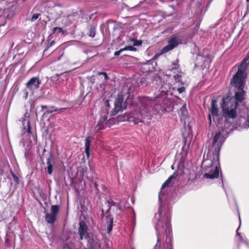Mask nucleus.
Wrapping results in <instances>:
<instances>
[{"instance_id":"ddd939ff","label":"nucleus","mask_w":249,"mask_h":249,"mask_svg":"<svg viewBox=\"0 0 249 249\" xmlns=\"http://www.w3.org/2000/svg\"><path fill=\"white\" fill-rule=\"evenodd\" d=\"M107 117L105 116L102 117L101 118L100 121L94 128L95 131H98L100 130L104 129L105 127L107 126Z\"/></svg>"},{"instance_id":"473e14b6","label":"nucleus","mask_w":249,"mask_h":249,"mask_svg":"<svg viewBox=\"0 0 249 249\" xmlns=\"http://www.w3.org/2000/svg\"><path fill=\"white\" fill-rule=\"evenodd\" d=\"M142 119H138L137 120H136L134 122H135V123L136 124H138L139 122H142Z\"/></svg>"},{"instance_id":"393cba45","label":"nucleus","mask_w":249,"mask_h":249,"mask_svg":"<svg viewBox=\"0 0 249 249\" xmlns=\"http://www.w3.org/2000/svg\"><path fill=\"white\" fill-rule=\"evenodd\" d=\"M39 16H40V14H34L33 16H32V18L31 19V21L32 22L35 21L36 20L38 19Z\"/></svg>"},{"instance_id":"ea45409f","label":"nucleus","mask_w":249,"mask_h":249,"mask_svg":"<svg viewBox=\"0 0 249 249\" xmlns=\"http://www.w3.org/2000/svg\"><path fill=\"white\" fill-rule=\"evenodd\" d=\"M171 168H172V169H174V166H173V165H172V166H171Z\"/></svg>"},{"instance_id":"f704fd0d","label":"nucleus","mask_w":249,"mask_h":249,"mask_svg":"<svg viewBox=\"0 0 249 249\" xmlns=\"http://www.w3.org/2000/svg\"><path fill=\"white\" fill-rule=\"evenodd\" d=\"M106 106H109V101L108 100H107L106 102Z\"/></svg>"},{"instance_id":"4c0bfd02","label":"nucleus","mask_w":249,"mask_h":249,"mask_svg":"<svg viewBox=\"0 0 249 249\" xmlns=\"http://www.w3.org/2000/svg\"><path fill=\"white\" fill-rule=\"evenodd\" d=\"M28 92H26V93H25V97H26V98H27V96H28Z\"/></svg>"},{"instance_id":"423d86ee","label":"nucleus","mask_w":249,"mask_h":249,"mask_svg":"<svg viewBox=\"0 0 249 249\" xmlns=\"http://www.w3.org/2000/svg\"><path fill=\"white\" fill-rule=\"evenodd\" d=\"M126 106L125 102H124V95L122 93L119 94L114 102V108L112 115H115L122 109H125Z\"/></svg>"},{"instance_id":"f8f14e48","label":"nucleus","mask_w":249,"mask_h":249,"mask_svg":"<svg viewBox=\"0 0 249 249\" xmlns=\"http://www.w3.org/2000/svg\"><path fill=\"white\" fill-rule=\"evenodd\" d=\"M78 233L81 240L86 238L88 237L87 226L84 222H81L79 224Z\"/></svg>"},{"instance_id":"2eb2a0df","label":"nucleus","mask_w":249,"mask_h":249,"mask_svg":"<svg viewBox=\"0 0 249 249\" xmlns=\"http://www.w3.org/2000/svg\"><path fill=\"white\" fill-rule=\"evenodd\" d=\"M43 110H45V113H52L54 111H57L58 109L55 107L54 106H41Z\"/></svg>"},{"instance_id":"20e7f679","label":"nucleus","mask_w":249,"mask_h":249,"mask_svg":"<svg viewBox=\"0 0 249 249\" xmlns=\"http://www.w3.org/2000/svg\"><path fill=\"white\" fill-rule=\"evenodd\" d=\"M166 98V91L162 90L161 93L159 95L158 94L154 97V99L149 98L147 97H142L140 99V102L142 105V107L140 108L141 115L142 118H144L146 116V114L149 112L150 106L152 104V101L156 99H159L158 101L160 103V100H161L164 103H160V106H163L165 104V99Z\"/></svg>"},{"instance_id":"cd10ccee","label":"nucleus","mask_w":249,"mask_h":249,"mask_svg":"<svg viewBox=\"0 0 249 249\" xmlns=\"http://www.w3.org/2000/svg\"><path fill=\"white\" fill-rule=\"evenodd\" d=\"M99 75H103L104 76V79L107 81L108 78L107 73L104 72H99L98 73Z\"/></svg>"},{"instance_id":"2f4dec72","label":"nucleus","mask_w":249,"mask_h":249,"mask_svg":"<svg viewBox=\"0 0 249 249\" xmlns=\"http://www.w3.org/2000/svg\"><path fill=\"white\" fill-rule=\"evenodd\" d=\"M209 124H211L212 123V117H211V114L209 115Z\"/></svg>"},{"instance_id":"a19ab883","label":"nucleus","mask_w":249,"mask_h":249,"mask_svg":"<svg viewBox=\"0 0 249 249\" xmlns=\"http://www.w3.org/2000/svg\"><path fill=\"white\" fill-rule=\"evenodd\" d=\"M247 2H249V0H246Z\"/></svg>"},{"instance_id":"7ed1b4c3","label":"nucleus","mask_w":249,"mask_h":249,"mask_svg":"<svg viewBox=\"0 0 249 249\" xmlns=\"http://www.w3.org/2000/svg\"><path fill=\"white\" fill-rule=\"evenodd\" d=\"M248 68H249V53L247 57L244 58L242 63L239 66L237 72L231 81V87H234L237 89L235 91V98H234L237 103L241 102L244 99L245 91L243 90V88L246 77V70Z\"/></svg>"},{"instance_id":"c03bdc74","label":"nucleus","mask_w":249,"mask_h":249,"mask_svg":"<svg viewBox=\"0 0 249 249\" xmlns=\"http://www.w3.org/2000/svg\"><path fill=\"white\" fill-rule=\"evenodd\" d=\"M51 44H53V42H52Z\"/></svg>"},{"instance_id":"37998d69","label":"nucleus","mask_w":249,"mask_h":249,"mask_svg":"<svg viewBox=\"0 0 249 249\" xmlns=\"http://www.w3.org/2000/svg\"><path fill=\"white\" fill-rule=\"evenodd\" d=\"M206 161H207V160H205V161H204V163H205V162H206Z\"/></svg>"},{"instance_id":"dca6fc26","label":"nucleus","mask_w":249,"mask_h":249,"mask_svg":"<svg viewBox=\"0 0 249 249\" xmlns=\"http://www.w3.org/2000/svg\"><path fill=\"white\" fill-rule=\"evenodd\" d=\"M92 247L91 249H98L100 248V242L96 236L93 237L92 241L91 242Z\"/></svg>"},{"instance_id":"6e6552de","label":"nucleus","mask_w":249,"mask_h":249,"mask_svg":"<svg viewBox=\"0 0 249 249\" xmlns=\"http://www.w3.org/2000/svg\"><path fill=\"white\" fill-rule=\"evenodd\" d=\"M51 213L46 214L45 220L48 223L53 224L56 220V215L59 212L58 205H53L51 207Z\"/></svg>"},{"instance_id":"f257e3e1","label":"nucleus","mask_w":249,"mask_h":249,"mask_svg":"<svg viewBox=\"0 0 249 249\" xmlns=\"http://www.w3.org/2000/svg\"><path fill=\"white\" fill-rule=\"evenodd\" d=\"M238 104L233 97L227 96L223 97L221 107L222 110L224 117L225 118L224 129L220 130L217 133L213 140L212 150L214 154L219 153L221 146L227 135L228 131L227 128L231 124L227 122L228 119H233L237 115V108Z\"/></svg>"},{"instance_id":"79ce46f5","label":"nucleus","mask_w":249,"mask_h":249,"mask_svg":"<svg viewBox=\"0 0 249 249\" xmlns=\"http://www.w3.org/2000/svg\"><path fill=\"white\" fill-rule=\"evenodd\" d=\"M102 213H103V214L104 213V211H103V210H102Z\"/></svg>"},{"instance_id":"c756f323","label":"nucleus","mask_w":249,"mask_h":249,"mask_svg":"<svg viewBox=\"0 0 249 249\" xmlns=\"http://www.w3.org/2000/svg\"><path fill=\"white\" fill-rule=\"evenodd\" d=\"M185 90V88L184 87H181L177 89V91L179 93H182V92H184Z\"/></svg>"},{"instance_id":"a878e982","label":"nucleus","mask_w":249,"mask_h":249,"mask_svg":"<svg viewBox=\"0 0 249 249\" xmlns=\"http://www.w3.org/2000/svg\"><path fill=\"white\" fill-rule=\"evenodd\" d=\"M53 32V33H61L63 32V29L60 27H54Z\"/></svg>"},{"instance_id":"bb28decb","label":"nucleus","mask_w":249,"mask_h":249,"mask_svg":"<svg viewBox=\"0 0 249 249\" xmlns=\"http://www.w3.org/2000/svg\"><path fill=\"white\" fill-rule=\"evenodd\" d=\"M123 50H124H124L133 51V50H135L136 49L131 46H126L125 48H123Z\"/></svg>"},{"instance_id":"58836bf2","label":"nucleus","mask_w":249,"mask_h":249,"mask_svg":"<svg viewBox=\"0 0 249 249\" xmlns=\"http://www.w3.org/2000/svg\"><path fill=\"white\" fill-rule=\"evenodd\" d=\"M239 220H240V225L241 224V219H240V215L239 216Z\"/></svg>"},{"instance_id":"c9c22d12","label":"nucleus","mask_w":249,"mask_h":249,"mask_svg":"<svg viewBox=\"0 0 249 249\" xmlns=\"http://www.w3.org/2000/svg\"><path fill=\"white\" fill-rule=\"evenodd\" d=\"M238 229L237 230V231H236L237 234L240 236V238H241L240 234V233L238 232Z\"/></svg>"},{"instance_id":"f03ea898","label":"nucleus","mask_w":249,"mask_h":249,"mask_svg":"<svg viewBox=\"0 0 249 249\" xmlns=\"http://www.w3.org/2000/svg\"><path fill=\"white\" fill-rule=\"evenodd\" d=\"M158 220L155 226L157 231V243L154 249H172L171 241L170 215L160 208L159 212L155 215Z\"/></svg>"},{"instance_id":"b1692460","label":"nucleus","mask_w":249,"mask_h":249,"mask_svg":"<svg viewBox=\"0 0 249 249\" xmlns=\"http://www.w3.org/2000/svg\"><path fill=\"white\" fill-rule=\"evenodd\" d=\"M89 36L92 37H93L95 35V28L93 27H91L89 29Z\"/></svg>"},{"instance_id":"e433bc0d","label":"nucleus","mask_w":249,"mask_h":249,"mask_svg":"<svg viewBox=\"0 0 249 249\" xmlns=\"http://www.w3.org/2000/svg\"><path fill=\"white\" fill-rule=\"evenodd\" d=\"M118 209H119L120 210H122V209H121V207H120V205H119V204H118Z\"/></svg>"},{"instance_id":"9d476101","label":"nucleus","mask_w":249,"mask_h":249,"mask_svg":"<svg viewBox=\"0 0 249 249\" xmlns=\"http://www.w3.org/2000/svg\"><path fill=\"white\" fill-rule=\"evenodd\" d=\"M41 84V81L38 77H32L26 83V88L30 90H34L37 89L39 85Z\"/></svg>"},{"instance_id":"4be33fe9","label":"nucleus","mask_w":249,"mask_h":249,"mask_svg":"<svg viewBox=\"0 0 249 249\" xmlns=\"http://www.w3.org/2000/svg\"><path fill=\"white\" fill-rule=\"evenodd\" d=\"M119 120L121 121H125L129 120V118L127 114H124L123 116H119Z\"/></svg>"},{"instance_id":"aec40b11","label":"nucleus","mask_w":249,"mask_h":249,"mask_svg":"<svg viewBox=\"0 0 249 249\" xmlns=\"http://www.w3.org/2000/svg\"><path fill=\"white\" fill-rule=\"evenodd\" d=\"M112 227H113V218L109 217V224L107 227V230L108 233H109L111 231V230H112Z\"/></svg>"},{"instance_id":"9b49d317","label":"nucleus","mask_w":249,"mask_h":249,"mask_svg":"<svg viewBox=\"0 0 249 249\" xmlns=\"http://www.w3.org/2000/svg\"><path fill=\"white\" fill-rule=\"evenodd\" d=\"M174 79L176 83H179L181 85H186L188 83V77L186 74L180 71L174 76Z\"/></svg>"},{"instance_id":"6ab92c4d","label":"nucleus","mask_w":249,"mask_h":249,"mask_svg":"<svg viewBox=\"0 0 249 249\" xmlns=\"http://www.w3.org/2000/svg\"><path fill=\"white\" fill-rule=\"evenodd\" d=\"M47 172L49 175H51L53 172V165L51 163L50 158H48L47 161Z\"/></svg>"},{"instance_id":"a211bd4d","label":"nucleus","mask_w":249,"mask_h":249,"mask_svg":"<svg viewBox=\"0 0 249 249\" xmlns=\"http://www.w3.org/2000/svg\"><path fill=\"white\" fill-rule=\"evenodd\" d=\"M177 176V175L176 173H174L172 176H171L163 184L161 187V189H163L170 185V183L172 182V180L176 178Z\"/></svg>"},{"instance_id":"412c9836","label":"nucleus","mask_w":249,"mask_h":249,"mask_svg":"<svg viewBox=\"0 0 249 249\" xmlns=\"http://www.w3.org/2000/svg\"><path fill=\"white\" fill-rule=\"evenodd\" d=\"M179 68V65L178 64V62L177 60L176 62H174L171 67V68L169 69V71L177 70Z\"/></svg>"},{"instance_id":"39448f33","label":"nucleus","mask_w":249,"mask_h":249,"mask_svg":"<svg viewBox=\"0 0 249 249\" xmlns=\"http://www.w3.org/2000/svg\"><path fill=\"white\" fill-rule=\"evenodd\" d=\"M220 167L219 161L218 157L217 156V159L215 162H213L211 166V171L208 173H205L204 177L207 178L213 179L217 178L219 176V168Z\"/></svg>"},{"instance_id":"c85d7f7f","label":"nucleus","mask_w":249,"mask_h":249,"mask_svg":"<svg viewBox=\"0 0 249 249\" xmlns=\"http://www.w3.org/2000/svg\"><path fill=\"white\" fill-rule=\"evenodd\" d=\"M242 127L244 128H248L249 127V120L243 124Z\"/></svg>"},{"instance_id":"5701e85b","label":"nucleus","mask_w":249,"mask_h":249,"mask_svg":"<svg viewBox=\"0 0 249 249\" xmlns=\"http://www.w3.org/2000/svg\"><path fill=\"white\" fill-rule=\"evenodd\" d=\"M116 205L115 203L112 200L107 201V206L109 208L107 210V212L108 213L110 211V207Z\"/></svg>"},{"instance_id":"72a5a7b5","label":"nucleus","mask_w":249,"mask_h":249,"mask_svg":"<svg viewBox=\"0 0 249 249\" xmlns=\"http://www.w3.org/2000/svg\"><path fill=\"white\" fill-rule=\"evenodd\" d=\"M159 200L160 201L161 200V193H160L159 194Z\"/></svg>"},{"instance_id":"f3484780","label":"nucleus","mask_w":249,"mask_h":249,"mask_svg":"<svg viewBox=\"0 0 249 249\" xmlns=\"http://www.w3.org/2000/svg\"><path fill=\"white\" fill-rule=\"evenodd\" d=\"M90 136L86 138L85 140V153L87 157L89 156V149L90 145Z\"/></svg>"},{"instance_id":"1a4fd4ad","label":"nucleus","mask_w":249,"mask_h":249,"mask_svg":"<svg viewBox=\"0 0 249 249\" xmlns=\"http://www.w3.org/2000/svg\"><path fill=\"white\" fill-rule=\"evenodd\" d=\"M211 115L213 117V120H216L218 124L221 123L220 120V116L218 115V108L217 105V101L215 100H212L211 101Z\"/></svg>"},{"instance_id":"4468645a","label":"nucleus","mask_w":249,"mask_h":249,"mask_svg":"<svg viewBox=\"0 0 249 249\" xmlns=\"http://www.w3.org/2000/svg\"><path fill=\"white\" fill-rule=\"evenodd\" d=\"M29 115L26 114L24 117L22 119L23 128L26 132L31 133V127L30 125V121L29 118Z\"/></svg>"},{"instance_id":"7c9ffc66","label":"nucleus","mask_w":249,"mask_h":249,"mask_svg":"<svg viewBox=\"0 0 249 249\" xmlns=\"http://www.w3.org/2000/svg\"><path fill=\"white\" fill-rule=\"evenodd\" d=\"M124 50L123 49H121L120 50L118 51H116L114 53V55H116V56H118Z\"/></svg>"},{"instance_id":"0eeeda50","label":"nucleus","mask_w":249,"mask_h":249,"mask_svg":"<svg viewBox=\"0 0 249 249\" xmlns=\"http://www.w3.org/2000/svg\"><path fill=\"white\" fill-rule=\"evenodd\" d=\"M181 39L178 36L172 37L168 41V44L162 49V53H166L172 50L174 48L181 43Z\"/></svg>"}]
</instances>
